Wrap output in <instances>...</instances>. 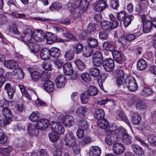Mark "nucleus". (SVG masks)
I'll list each match as a JSON object with an SVG mask.
<instances>
[{
    "label": "nucleus",
    "mask_w": 156,
    "mask_h": 156,
    "mask_svg": "<svg viewBox=\"0 0 156 156\" xmlns=\"http://www.w3.org/2000/svg\"><path fill=\"white\" fill-rule=\"evenodd\" d=\"M11 16L13 18H25L26 17V16L24 14H20L18 13H12Z\"/></svg>",
    "instance_id": "052dcab7"
},
{
    "label": "nucleus",
    "mask_w": 156,
    "mask_h": 156,
    "mask_svg": "<svg viewBox=\"0 0 156 156\" xmlns=\"http://www.w3.org/2000/svg\"><path fill=\"white\" fill-rule=\"evenodd\" d=\"M40 116V113L38 112H33L30 116L29 119L33 122H36L39 119Z\"/></svg>",
    "instance_id": "e433bc0d"
},
{
    "label": "nucleus",
    "mask_w": 156,
    "mask_h": 156,
    "mask_svg": "<svg viewBox=\"0 0 156 156\" xmlns=\"http://www.w3.org/2000/svg\"><path fill=\"white\" fill-rule=\"evenodd\" d=\"M12 151V148L10 147H7L3 148L2 150V154L4 156H8L9 153Z\"/></svg>",
    "instance_id": "4d7b16f0"
},
{
    "label": "nucleus",
    "mask_w": 156,
    "mask_h": 156,
    "mask_svg": "<svg viewBox=\"0 0 156 156\" xmlns=\"http://www.w3.org/2000/svg\"><path fill=\"white\" fill-rule=\"evenodd\" d=\"M125 150L124 146L121 143H117L113 145L112 151L115 154L120 155L124 152Z\"/></svg>",
    "instance_id": "1a4fd4ad"
},
{
    "label": "nucleus",
    "mask_w": 156,
    "mask_h": 156,
    "mask_svg": "<svg viewBox=\"0 0 156 156\" xmlns=\"http://www.w3.org/2000/svg\"><path fill=\"white\" fill-rule=\"evenodd\" d=\"M102 54L101 51H98L93 54L92 61L93 65L95 66H99L103 63Z\"/></svg>",
    "instance_id": "39448f33"
},
{
    "label": "nucleus",
    "mask_w": 156,
    "mask_h": 156,
    "mask_svg": "<svg viewBox=\"0 0 156 156\" xmlns=\"http://www.w3.org/2000/svg\"><path fill=\"white\" fill-rule=\"evenodd\" d=\"M132 148L134 153L137 155L141 156L144 154V151L142 148L137 144H133Z\"/></svg>",
    "instance_id": "6ab92c4d"
},
{
    "label": "nucleus",
    "mask_w": 156,
    "mask_h": 156,
    "mask_svg": "<svg viewBox=\"0 0 156 156\" xmlns=\"http://www.w3.org/2000/svg\"><path fill=\"white\" fill-rule=\"evenodd\" d=\"M48 136L50 140L52 142H55L57 141L59 137V134L54 131L50 133Z\"/></svg>",
    "instance_id": "ea45409f"
},
{
    "label": "nucleus",
    "mask_w": 156,
    "mask_h": 156,
    "mask_svg": "<svg viewBox=\"0 0 156 156\" xmlns=\"http://www.w3.org/2000/svg\"><path fill=\"white\" fill-rule=\"evenodd\" d=\"M116 71L118 72L119 74L120 73L121 75L119 76L117 79V82L118 85V87L120 86V87H123V84L125 80L124 81V76L122 75L124 73L123 71L122 70H116Z\"/></svg>",
    "instance_id": "412c9836"
},
{
    "label": "nucleus",
    "mask_w": 156,
    "mask_h": 156,
    "mask_svg": "<svg viewBox=\"0 0 156 156\" xmlns=\"http://www.w3.org/2000/svg\"><path fill=\"white\" fill-rule=\"evenodd\" d=\"M83 48V45L80 43L76 44L74 47V50L77 54L80 53Z\"/></svg>",
    "instance_id": "de8ad7c7"
},
{
    "label": "nucleus",
    "mask_w": 156,
    "mask_h": 156,
    "mask_svg": "<svg viewBox=\"0 0 156 156\" xmlns=\"http://www.w3.org/2000/svg\"><path fill=\"white\" fill-rule=\"evenodd\" d=\"M32 35L29 33H27L26 34V32L22 34V37H23L22 41H24L27 44L30 42V39L31 38Z\"/></svg>",
    "instance_id": "a18cd8bd"
},
{
    "label": "nucleus",
    "mask_w": 156,
    "mask_h": 156,
    "mask_svg": "<svg viewBox=\"0 0 156 156\" xmlns=\"http://www.w3.org/2000/svg\"><path fill=\"white\" fill-rule=\"evenodd\" d=\"M63 35L65 37L68 38V39L73 40H75V38L74 35L70 33L69 31L66 28H64V31Z\"/></svg>",
    "instance_id": "49530a36"
},
{
    "label": "nucleus",
    "mask_w": 156,
    "mask_h": 156,
    "mask_svg": "<svg viewBox=\"0 0 156 156\" xmlns=\"http://www.w3.org/2000/svg\"><path fill=\"white\" fill-rule=\"evenodd\" d=\"M2 113L4 117L6 119H9L12 116V111L7 108H4L2 110Z\"/></svg>",
    "instance_id": "cd10ccee"
},
{
    "label": "nucleus",
    "mask_w": 156,
    "mask_h": 156,
    "mask_svg": "<svg viewBox=\"0 0 156 156\" xmlns=\"http://www.w3.org/2000/svg\"><path fill=\"white\" fill-rule=\"evenodd\" d=\"M62 8V4L58 2L53 3L49 7V10L53 11L54 9L55 11H58L60 10Z\"/></svg>",
    "instance_id": "72a5a7b5"
},
{
    "label": "nucleus",
    "mask_w": 156,
    "mask_h": 156,
    "mask_svg": "<svg viewBox=\"0 0 156 156\" xmlns=\"http://www.w3.org/2000/svg\"><path fill=\"white\" fill-rule=\"evenodd\" d=\"M34 126L31 124H29L28 126V131L29 133H32L33 134H34V132L37 131V130L34 129Z\"/></svg>",
    "instance_id": "774afa93"
},
{
    "label": "nucleus",
    "mask_w": 156,
    "mask_h": 156,
    "mask_svg": "<svg viewBox=\"0 0 156 156\" xmlns=\"http://www.w3.org/2000/svg\"><path fill=\"white\" fill-rule=\"evenodd\" d=\"M105 116L104 111L101 108L97 109L94 112V118L98 120L102 119Z\"/></svg>",
    "instance_id": "b1692460"
},
{
    "label": "nucleus",
    "mask_w": 156,
    "mask_h": 156,
    "mask_svg": "<svg viewBox=\"0 0 156 156\" xmlns=\"http://www.w3.org/2000/svg\"><path fill=\"white\" fill-rule=\"evenodd\" d=\"M77 136L79 138H82L84 135L83 130L82 129H79L76 132Z\"/></svg>",
    "instance_id": "0e129e2a"
},
{
    "label": "nucleus",
    "mask_w": 156,
    "mask_h": 156,
    "mask_svg": "<svg viewBox=\"0 0 156 156\" xmlns=\"http://www.w3.org/2000/svg\"><path fill=\"white\" fill-rule=\"evenodd\" d=\"M98 126L102 129H106L108 126V122L106 119H101L98 122Z\"/></svg>",
    "instance_id": "09e8293b"
},
{
    "label": "nucleus",
    "mask_w": 156,
    "mask_h": 156,
    "mask_svg": "<svg viewBox=\"0 0 156 156\" xmlns=\"http://www.w3.org/2000/svg\"><path fill=\"white\" fill-rule=\"evenodd\" d=\"M121 138L122 142L125 145H130L132 142V137L128 134L124 135Z\"/></svg>",
    "instance_id": "7c9ffc66"
},
{
    "label": "nucleus",
    "mask_w": 156,
    "mask_h": 156,
    "mask_svg": "<svg viewBox=\"0 0 156 156\" xmlns=\"http://www.w3.org/2000/svg\"><path fill=\"white\" fill-rule=\"evenodd\" d=\"M50 127L52 131L57 133L58 134H62L65 131L64 127L59 123L51 122L50 123Z\"/></svg>",
    "instance_id": "423d86ee"
},
{
    "label": "nucleus",
    "mask_w": 156,
    "mask_h": 156,
    "mask_svg": "<svg viewBox=\"0 0 156 156\" xmlns=\"http://www.w3.org/2000/svg\"><path fill=\"white\" fill-rule=\"evenodd\" d=\"M110 6L114 9L117 10L119 7L118 0H111Z\"/></svg>",
    "instance_id": "864d4df0"
},
{
    "label": "nucleus",
    "mask_w": 156,
    "mask_h": 156,
    "mask_svg": "<svg viewBox=\"0 0 156 156\" xmlns=\"http://www.w3.org/2000/svg\"><path fill=\"white\" fill-rule=\"evenodd\" d=\"M101 28L106 31H108L112 29L111 22L108 21H104L101 22Z\"/></svg>",
    "instance_id": "bb28decb"
},
{
    "label": "nucleus",
    "mask_w": 156,
    "mask_h": 156,
    "mask_svg": "<svg viewBox=\"0 0 156 156\" xmlns=\"http://www.w3.org/2000/svg\"><path fill=\"white\" fill-rule=\"evenodd\" d=\"M125 83L126 87L129 90L135 91L138 88V85L135 78L132 76H129L125 79Z\"/></svg>",
    "instance_id": "f03ea898"
},
{
    "label": "nucleus",
    "mask_w": 156,
    "mask_h": 156,
    "mask_svg": "<svg viewBox=\"0 0 156 156\" xmlns=\"http://www.w3.org/2000/svg\"><path fill=\"white\" fill-rule=\"evenodd\" d=\"M52 65L49 62H44L42 64L43 68L47 71H50L51 69Z\"/></svg>",
    "instance_id": "13d9d810"
},
{
    "label": "nucleus",
    "mask_w": 156,
    "mask_h": 156,
    "mask_svg": "<svg viewBox=\"0 0 156 156\" xmlns=\"http://www.w3.org/2000/svg\"><path fill=\"white\" fill-rule=\"evenodd\" d=\"M50 56L53 58H58L60 54V51L59 49L55 47L51 48L49 50Z\"/></svg>",
    "instance_id": "c85d7f7f"
},
{
    "label": "nucleus",
    "mask_w": 156,
    "mask_h": 156,
    "mask_svg": "<svg viewBox=\"0 0 156 156\" xmlns=\"http://www.w3.org/2000/svg\"><path fill=\"white\" fill-rule=\"evenodd\" d=\"M136 37V35L135 34H128L125 36L124 38L122 40V43L123 44H126V43L125 42V40H127L128 41H130L134 40Z\"/></svg>",
    "instance_id": "c9c22d12"
},
{
    "label": "nucleus",
    "mask_w": 156,
    "mask_h": 156,
    "mask_svg": "<svg viewBox=\"0 0 156 156\" xmlns=\"http://www.w3.org/2000/svg\"><path fill=\"white\" fill-rule=\"evenodd\" d=\"M57 123H64L66 119H65V117L62 115H58L57 117Z\"/></svg>",
    "instance_id": "338daca9"
},
{
    "label": "nucleus",
    "mask_w": 156,
    "mask_h": 156,
    "mask_svg": "<svg viewBox=\"0 0 156 156\" xmlns=\"http://www.w3.org/2000/svg\"><path fill=\"white\" fill-rule=\"evenodd\" d=\"M45 35L44 33L42 30H37L33 33L32 37L34 40L41 42L45 39Z\"/></svg>",
    "instance_id": "9b49d317"
},
{
    "label": "nucleus",
    "mask_w": 156,
    "mask_h": 156,
    "mask_svg": "<svg viewBox=\"0 0 156 156\" xmlns=\"http://www.w3.org/2000/svg\"><path fill=\"white\" fill-rule=\"evenodd\" d=\"M98 93V90L96 87L90 86L88 90L83 92L81 95L80 98L81 103L83 104L87 103L91 96H96Z\"/></svg>",
    "instance_id": "f257e3e1"
},
{
    "label": "nucleus",
    "mask_w": 156,
    "mask_h": 156,
    "mask_svg": "<svg viewBox=\"0 0 156 156\" xmlns=\"http://www.w3.org/2000/svg\"><path fill=\"white\" fill-rule=\"evenodd\" d=\"M141 93L144 97H148L152 94L153 91L150 88L145 87L142 90Z\"/></svg>",
    "instance_id": "58836bf2"
},
{
    "label": "nucleus",
    "mask_w": 156,
    "mask_h": 156,
    "mask_svg": "<svg viewBox=\"0 0 156 156\" xmlns=\"http://www.w3.org/2000/svg\"><path fill=\"white\" fill-rule=\"evenodd\" d=\"M134 16L132 15L127 16L123 20V23L125 27H127L130 25L132 20L134 19Z\"/></svg>",
    "instance_id": "4c0bfd02"
},
{
    "label": "nucleus",
    "mask_w": 156,
    "mask_h": 156,
    "mask_svg": "<svg viewBox=\"0 0 156 156\" xmlns=\"http://www.w3.org/2000/svg\"><path fill=\"white\" fill-rule=\"evenodd\" d=\"M77 68L80 71L83 70L85 68L84 63L80 59H77L74 62Z\"/></svg>",
    "instance_id": "c03bdc74"
},
{
    "label": "nucleus",
    "mask_w": 156,
    "mask_h": 156,
    "mask_svg": "<svg viewBox=\"0 0 156 156\" xmlns=\"http://www.w3.org/2000/svg\"><path fill=\"white\" fill-rule=\"evenodd\" d=\"M79 125L81 127L84 129H86L88 127L87 122L86 120L84 119L82 120L79 122Z\"/></svg>",
    "instance_id": "e2e57ef3"
},
{
    "label": "nucleus",
    "mask_w": 156,
    "mask_h": 156,
    "mask_svg": "<svg viewBox=\"0 0 156 156\" xmlns=\"http://www.w3.org/2000/svg\"><path fill=\"white\" fill-rule=\"evenodd\" d=\"M81 78L83 81L86 83L90 81L91 77L90 74L87 73H84L81 75Z\"/></svg>",
    "instance_id": "37998d69"
},
{
    "label": "nucleus",
    "mask_w": 156,
    "mask_h": 156,
    "mask_svg": "<svg viewBox=\"0 0 156 156\" xmlns=\"http://www.w3.org/2000/svg\"><path fill=\"white\" fill-rule=\"evenodd\" d=\"M40 49L39 45L36 43L34 44V46L33 48L31 49V51L34 53H37L38 52Z\"/></svg>",
    "instance_id": "69168bd1"
},
{
    "label": "nucleus",
    "mask_w": 156,
    "mask_h": 156,
    "mask_svg": "<svg viewBox=\"0 0 156 156\" xmlns=\"http://www.w3.org/2000/svg\"><path fill=\"white\" fill-rule=\"evenodd\" d=\"M102 47L104 50L109 51L112 52L116 48V47L115 45L108 41L104 42L102 44Z\"/></svg>",
    "instance_id": "a211bd4d"
},
{
    "label": "nucleus",
    "mask_w": 156,
    "mask_h": 156,
    "mask_svg": "<svg viewBox=\"0 0 156 156\" xmlns=\"http://www.w3.org/2000/svg\"><path fill=\"white\" fill-rule=\"evenodd\" d=\"M32 80L33 81H37L39 80L40 73L37 71H34L30 73Z\"/></svg>",
    "instance_id": "8fccbe9b"
},
{
    "label": "nucleus",
    "mask_w": 156,
    "mask_h": 156,
    "mask_svg": "<svg viewBox=\"0 0 156 156\" xmlns=\"http://www.w3.org/2000/svg\"><path fill=\"white\" fill-rule=\"evenodd\" d=\"M89 73L94 77L98 76L100 73L99 69L97 68H92L88 69Z\"/></svg>",
    "instance_id": "a19ab883"
},
{
    "label": "nucleus",
    "mask_w": 156,
    "mask_h": 156,
    "mask_svg": "<svg viewBox=\"0 0 156 156\" xmlns=\"http://www.w3.org/2000/svg\"><path fill=\"white\" fill-rule=\"evenodd\" d=\"M7 137L2 129H0V144H5L7 142Z\"/></svg>",
    "instance_id": "79ce46f5"
},
{
    "label": "nucleus",
    "mask_w": 156,
    "mask_h": 156,
    "mask_svg": "<svg viewBox=\"0 0 156 156\" xmlns=\"http://www.w3.org/2000/svg\"><path fill=\"white\" fill-rule=\"evenodd\" d=\"M54 63L58 68H60L63 64V61L62 59H57L54 60Z\"/></svg>",
    "instance_id": "680f3d73"
},
{
    "label": "nucleus",
    "mask_w": 156,
    "mask_h": 156,
    "mask_svg": "<svg viewBox=\"0 0 156 156\" xmlns=\"http://www.w3.org/2000/svg\"><path fill=\"white\" fill-rule=\"evenodd\" d=\"M148 141L152 145L156 146V136H150L148 137Z\"/></svg>",
    "instance_id": "bf43d9fd"
},
{
    "label": "nucleus",
    "mask_w": 156,
    "mask_h": 156,
    "mask_svg": "<svg viewBox=\"0 0 156 156\" xmlns=\"http://www.w3.org/2000/svg\"><path fill=\"white\" fill-rule=\"evenodd\" d=\"M74 4L73 5L71 3H69L67 4V6L68 9L72 12L74 10V9L78 7V4L76 3L75 1H73Z\"/></svg>",
    "instance_id": "5fc2aeb1"
},
{
    "label": "nucleus",
    "mask_w": 156,
    "mask_h": 156,
    "mask_svg": "<svg viewBox=\"0 0 156 156\" xmlns=\"http://www.w3.org/2000/svg\"><path fill=\"white\" fill-rule=\"evenodd\" d=\"M102 65L104 69L106 71L111 72L114 69L115 62L112 58L105 59L102 63Z\"/></svg>",
    "instance_id": "7ed1b4c3"
},
{
    "label": "nucleus",
    "mask_w": 156,
    "mask_h": 156,
    "mask_svg": "<svg viewBox=\"0 0 156 156\" xmlns=\"http://www.w3.org/2000/svg\"><path fill=\"white\" fill-rule=\"evenodd\" d=\"M55 82L58 87L62 88L65 86L66 82V77L62 75H59L55 79Z\"/></svg>",
    "instance_id": "2eb2a0df"
},
{
    "label": "nucleus",
    "mask_w": 156,
    "mask_h": 156,
    "mask_svg": "<svg viewBox=\"0 0 156 156\" xmlns=\"http://www.w3.org/2000/svg\"><path fill=\"white\" fill-rule=\"evenodd\" d=\"M38 86L41 87H43L44 90L49 93L51 92L54 88L53 83L51 80L47 81L44 84L39 83Z\"/></svg>",
    "instance_id": "4468645a"
},
{
    "label": "nucleus",
    "mask_w": 156,
    "mask_h": 156,
    "mask_svg": "<svg viewBox=\"0 0 156 156\" xmlns=\"http://www.w3.org/2000/svg\"><path fill=\"white\" fill-rule=\"evenodd\" d=\"M40 77L42 81L46 82L50 81L49 79L50 77V73L48 71L45 70L41 73Z\"/></svg>",
    "instance_id": "a878e982"
},
{
    "label": "nucleus",
    "mask_w": 156,
    "mask_h": 156,
    "mask_svg": "<svg viewBox=\"0 0 156 156\" xmlns=\"http://www.w3.org/2000/svg\"><path fill=\"white\" fill-rule=\"evenodd\" d=\"M74 52L72 49H69L66 51L64 55V57L66 61H69L73 59L74 58Z\"/></svg>",
    "instance_id": "473e14b6"
},
{
    "label": "nucleus",
    "mask_w": 156,
    "mask_h": 156,
    "mask_svg": "<svg viewBox=\"0 0 156 156\" xmlns=\"http://www.w3.org/2000/svg\"><path fill=\"white\" fill-rule=\"evenodd\" d=\"M112 56L115 61L119 64L122 63L124 61L123 55L122 52L116 49L112 52Z\"/></svg>",
    "instance_id": "6e6552de"
},
{
    "label": "nucleus",
    "mask_w": 156,
    "mask_h": 156,
    "mask_svg": "<svg viewBox=\"0 0 156 156\" xmlns=\"http://www.w3.org/2000/svg\"><path fill=\"white\" fill-rule=\"evenodd\" d=\"M133 104L136 105V107L138 109H145L146 108L145 104L138 98L134 96L132 99Z\"/></svg>",
    "instance_id": "ddd939ff"
},
{
    "label": "nucleus",
    "mask_w": 156,
    "mask_h": 156,
    "mask_svg": "<svg viewBox=\"0 0 156 156\" xmlns=\"http://www.w3.org/2000/svg\"><path fill=\"white\" fill-rule=\"evenodd\" d=\"M49 50L47 48H44L41 51L40 55L41 58L44 60L48 59L50 56Z\"/></svg>",
    "instance_id": "f3484780"
},
{
    "label": "nucleus",
    "mask_w": 156,
    "mask_h": 156,
    "mask_svg": "<svg viewBox=\"0 0 156 156\" xmlns=\"http://www.w3.org/2000/svg\"><path fill=\"white\" fill-rule=\"evenodd\" d=\"M141 121V118L138 114L133 113L132 116V122L136 125L139 124Z\"/></svg>",
    "instance_id": "f704fd0d"
},
{
    "label": "nucleus",
    "mask_w": 156,
    "mask_h": 156,
    "mask_svg": "<svg viewBox=\"0 0 156 156\" xmlns=\"http://www.w3.org/2000/svg\"><path fill=\"white\" fill-rule=\"evenodd\" d=\"M71 140H69L68 143H66V145H68L69 147L73 146V149L74 154H78L80 152V148L79 145L75 144L76 142L75 138L72 136H70Z\"/></svg>",
    "instance_id": "0eeeda50"
},
{
    "label": "nucleus",
    "mask_w": 156,
    "mask_h": 156,
    "mask_svg": "<svg viewBox=\"0 0 156 156\" xmlns=\"http://www.w3.org/2000/svg\"><path fill=\"white\" fill-rule=\"evenodd\" d=\"M45 38L47 43L49 44H51L55 42L57 40V37L56 36L49 32H47L46 33Z\"/></svg>",
    "instance_id": "aec40b11"
},
{
    "label": "nucleus",
    "mask_w": 156,
    "mask_h": 156,
    "mask_svg": "<svg viewBox=\"0 0 156 156\" xmlns=\"http://www.w3.org/2000/svg\"><path fill=\"white\" fill-rule=\"evenodd\" d=\"M108 5L106 2L104 0L98 1L94 7V10L98 12L103 11L107 7Z\"/></svg>",
    "instance_id": "9d476101"
},
{
    "label": "nucleus",
    "mask_w": 156,
    "mask_h": 156,
    "mask_svg": "<svg viewBox=\"0 0 156 156\" xmlns=\"http://www.w3.org/2000/svg\"><path fill=\"white\" fill-rule=\"evenodd\" d=\"M147 67V63L143 59H139L137 62V67L138 70L143 71L145 70Z\"/></svg>",
    "instance_id": "5701e85b"
},
{
    "label": "nucleus",
    "mask_w": 156,
    "mask_h": 156,
    "mask_svg": "<svg viewBox=\"0 0 156 156\" xmlns=\"http://www.w3.org/2000/svg\"><path fill=\"white\" fill-rule=\"evenodd\" d=\"M64 74L66 75H72L73 73V69L72 65L70 62H67L63 66Z\"/></svg>",
    "instance_id": "dca6fc26"
},
{
    "label": "nucleus",
    "mask_w": 156,
    "mask_h": 156,
    "mask_svg": "<svg viewBox=\"0 0 156 156\" xmlns=\"http://www.w3.org/2000/svg\"><path fill=\"white\" fill-rule=\"evenodd\" d=\"M87 44L88 46L92 48H96L98 44V40L93 37H89L87 39Z\"/></svg>",
    "instance_id": "c756f323"
},
{
    "label": "nucleus",
    "mask_w": 156,
    "mask_h": 156,
    "mask_svg": "<svg viewBox=\"0 0 156 156\" xmlns=\"http://www.w3.org/2000/svg\"><path fill=\"white\" fill-rule=\"evenodd\" d=\"M87 30L89 33L93 34L96 31L94 24L93 23H89L87 27Z\"/></svg>",
    "instance_id": "3c124183"
},
{
    "label": "nucleus",
    "mask_w": 156,
    "mask_h": 156,
    "mask_svg": "<svg viewBox=\"0 0 156 156\" xmlns=\"http://www.w3.org/2000/svg\"><path fill=\"white\" fill-rule=\"evenodd\" d=\"M101 150L100 147L92 146L90 150V154L91 156H100Z\"/></svg>",
    "instance_id": "393cba45"
},
{
    "label": "nucleus",
    "mask_w": 156,
    "mask_h": 156,
    "mask_svg": "<svg viewBox=\"0 0 156 156\" xmlns=\"http://www.w3.org/2000/svg\"><path fill=\"white\" fill-rule=\"evenodd\" d=\"M4 65L7 67L12 69L17 68L18 63L14 60H9L5 61Z\"/></svg>",
    "instance_id": "4be33fe9"
},
{
    "label": "nucleus",
    "mask_w": 156,
    "mask_h": 156,
    "mask_svg": "<svg viewBox=\"0 0 156 156\" xmlns=\"http://www.w3.org/2000/svg\"><path fill=\"white\" fill-rule=\"evenodd\" d=\"M49 121L47 119H41L36 124V127L42 130L45 129L48 126Z\"/></svg>",
    "instance_id": "f8f14e48"
},
{
    "label": "nucleus",
    "mask_w": 156,
    "mask_h": 156,
    "mask_svg": "<svg viewBox=\"0 0 156 156\" xmlns=\"http://www.w3.org/2000/svg\"><path fill=\"white\" fill-rule=\"evenodd\" d=\"M127 13L124 11H122L118 13L117 17L119 21H123L125 18L127 16Z\"/></svg>",
    "instance_id": "603ef678"
},
{
    "label": "nucleus",
    "mask_w": 156,
    "mask_h": 156,
    "mask_svg": "<svg viewBox=\"0 0 156 156\" xmlns=\"http://www.w3.org/2000/svg\"><path fill=\"white\" fill-rule=\"evenodd\" d=\"M117 130L119 135L121 136V138L124 135L128 134L126 130L122 127H119Z\"/></svg>",
    "instance_id": "6e6d98bb"
},
{
    "label": "nucleus",
    "mask_w": 156,
    "mask_h": 156,
    "mask_svg": "<svg viewBox=\"0 0 156 156\" xmlns=\"http://www.w3.org/2000/svg\"><path fill=\"white\" fill-rule=\"evenodd\" d=\"M116 119L119 120L123 121L128 124L129 123V121L127 117L126 116L125 114L122 112H119L118 114L116 115Z\"/></svg>",
    "instance_id": "2f4dec72"
},
{
    "label": "nucleus",
    "mask_w": 156,
    "mask_h": 156,
    "mask_svg": "<svg viewBox=\"0 0 156 156\" xmlns=\"http://www.w3.org/2000/svg\"><path fill=\"white\" fill-rule=\"evenodd\" d=\"M141 20L143 23V31L145 33L149 32L151 31L153 27L152 22L150 20L146 19L144 15H142Z\"/></svg>",
    "instance_id": "20e7f679"
}]
</instances>
